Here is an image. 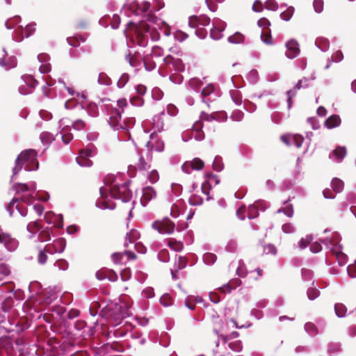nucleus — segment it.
I'll return each instance as SVG.
<instances>
[{"mask_svg": "<svg viewBox=\"0 0 356 356\" xmlns=\"http://www.w3.org/2000/svg\"><path fill=\"white\" fill-rule=\"evenodd\" d=\"M36 157L37 152L35 149H29L22 151L15 161L13 175H17L24 167L28 171L38 169L39 163Z\"/></svg>", "mask_w": 356, "mask_h": 356, "instance_id": "obj_1", "label": "nucleus"}, {"mask_svg": "<svg viewBox=\"0 0 356 356\" xmlns=\"http://www.w3.org/2000/svg\"><path fill=\"white\" fill-rule=\"evenodd\" d=\"M151 168V159L145 157L140 152H137L131 158L128 167V173L131 177H135L136 172H145Z\"/></svg>", "mask_w": 356, "mask_h": 356, "instance_id": "obj_2", "label": "nucleus"}, {"mask_svg": "<svg viewBox=\"0 0 356 356\" xmlns=\"http://www.w3.org/2000/svg\"><path fill=\"white\" fill-rule=\"evenodd\" d=\"M131 26V40L136 43L138 46L146 47L148 43V31H149V25L144 22H141L138 24L130 23Z\"/></svg>", "mask_w": 356, "mask_h": 356, "instance_id": "obj_3", "label": "nucleus"}, {"mask_svg": "<svg viewBox=\"0 0 356 356\" xmlns=\"http://www.w3.org/2000/svg\"><path fill=\"white\" fill-rule=\"evenodd\" d=\"M110 193L113 198L120 200L123 202L130 201L132 197V193L129 188V182L122 185H115L110 188Z\"/></svg>", "mask_w": 356, "mask_h": 356, "instance_id": "obj_4", "label": "nucleus"}, {"mask_svg": "<svg viewBox=\"0 0 356 356\" xmlns=\"http://www.w3.org/2000/svg\"><path fill=\"white\" fill-rule=\"evenodd\" d=\"M152 227L160 234H171L175 227V223L168 218L157 220L152 223Z\"/></svg>", "mask_w": 356, "mask_h": 356, "instance_id": "obj_5", "label": "nucleus"}, {"mask_svg": "<svg viewBox=\"0 0 356 356\" xmlns=\"http://www.w3.org/2000/svg\"><path fill=\"white\" fill-rule=\"evenodd\" d=\"M95 155V152L91 149H81L79 151V155L76 157L77 163L83 167H90L92 165V161L89 159Z\"/></svg>", "mask_w": 356, "mask_h": 356, "instance_id": "obj_6", "label": "nucleus"}, {"mask_svg": "<svg viewBox=\"0 0 356 356\" xmlns=\"http://www.w3.org/2000/svg\"><path fill=\"white\" fill-rule=\"evenodd\" d=\"M109 124L115 130H120L122 127L121 122V112L117 108H112L109 113Z\"/></svg>", "mask_w": 356, "mask_h": 356, "instance_id": "obj_7", "label": "nucleus"}, {"mask_svg": "<svg viewBox=\"0 0 356 356\" xmlns=\"http://www.w3.org/2000/svg\"><path fill=\"white\" fill-rule=\"evenodd\" d=\"M204 166V163L202 160L199 158H195L191 161L185 162L181 168L184 172L189 174L192 170H200Z\"/></svg>", "mask_w": 356, "mask_h": 356, "instance_id": "obj_8", "label": "nucleus"}, {"mask_svg": "<svg viewBox=\"0 0 356 356\" xmlns=\"http://www.w3.org/2000/svg\"><path fill=\"white\" fill-rule=\"evenodd\" d=\"M285 46L286 48V56L289 58L293 59L299 55L300 49L296 40L291 39L286 43Z\"/></svg>", "mask_w": 356, "mask_h": 356, "instance_id": "obj_9", "label": "nucleus"}, {"mask_svg": "<svg viewBox=\"0 0 356 356\" xmlns=\"http://www.w3.org/2000/svg\"><path fill=\"white\" fill-rule=\"evenodd\" d=\"M184 304L190 310L202 309L203 307L201 306L204 307V301L200 297H188L185 300Z\"/></svg>", "mask_w": 356, "mask_h": 356, "instance_id": "obj_10", "label": "nucleus"}, {"mask_svg": "<svg viewBox=\"0 0 356 356\" xmlns=\"http://www.w3.org/2000/svg\"><path fill=\"white\" fill-rule=\"evenodd\" d=\"M209 22H210V19L206 15H200L199 17L193 16V17H190V19H189V24L193 27H196L200 25L206 26V25H208L209 24Z\"/></svg>", "mask_w": 356, "mask_h": 356, "instance_id": "obj_11", "label": "nucleus"}, {"mask_svg": "<svg viewBox=\"0 0 356 356\" xmlns=\"http://www.w3.org/2000/svg\"><path fill=\"white\" fill-rule=\"evenodd\" d=\"M341 124V118L338 115H330L325 122V126L328 129L337 127Z\"/></svg>", "mask_w": 356, "mask_h": 356, "instance_id": "obj_12", "label": "nucleus"}, {"mask_svg": "<svg viewBox=\"0 0 356 356\" xmlns=\"http://www.w3.org/2000/svg\"><path fill=\"white\" fill-rule=\"evenodd\" d=\"M225 29V25L222 24L219 26H216L213 29H211L210 36L213 40H220L222 38V32Z\"/></svg>", "mask_w": 356, "mask_h": 356, "instance_id": "obj_13", "label": "nucleus"}, {"mask_svg": "<svg viewBox=\"0 0 356 356\" xmlns=\"http://www.w3.org/2000/svg\"><path fill=\"white\" fill-rule=\"evenodd\" d=\"M156 196L155 190L151 186L145 187L143 191V200L149 202Z\"/></svg>", "mask_w": 356, "mask_h": 356, "instance_id": "obj_14", "label": "nucleus"}, {"mask_svg": "<svg viewBox=\"0 0 356 356\" xmlns=\"http://www.w3.org/2000/svg\"><path fill=\"white\" fill-rule=\"evenodd\" d=\"M140 237V233L136 229H132L127 234L124 246H128V243H132L138 240Z\"/></svg>", "mask_w": 356, "mask_h": 356, "instance_id": "obj_15", "label": "nucleus"}, {"mask_svg": "<svg viewBox=\"0 0 356 356\" xmlns=\"http://www.w3.org/2000/svg\"><path fill=\"white\" fill-rule=\"evenodd\" d=\"M41 229L42 225L40 223V220H38L29 222L26 226L27 231L30 232L32 235L36 234Z\"/></svg>", "mask_w": 356, "mask_h": 356, "instance_id": "obj_16", "label": "nucleus"}, {"mask_svg": "<svg viewBox=\"0 0 356 356\" xmlns=\"http://www.w3.org/2000/svg\"><path fill=\"white\" fill-rule=\"evenodd\" d=\"M168 246L173 250L179 252L182 250L184 245L181 242L177 241L175 238H170L168 240Z\"/></svg>", "mask_w": 356, "mask_h": 356, "instance_id": "obj_17", "label": "nucleus"}, {"mask_svg": "<svg viewBox=\"0 0 356 356\" xmlns=\"http://www.w3.org/2000/svg\"><path fill=\"white\" fill-rule=\"evenodd\" d=\"M86 38L83 36H73V37H68L67 38V41L68 44L74 47H77L80 45L81 42H86Z\"/></svg>", "mask_w": 356, "mask_h": 356, "instance_id": "obj_18", "label": "nucleus"}, {"mask_svg": "<svg viewBox=\"0 0 356 356\" xmlns=\"http://www.w3.org/2000/svg\"><path fill=\"white\" fill-rule=\"evenodd\" d=\"M152 55L147 54L143 58V62L145 69L148 71L154 70L156 67L155 63L152 60Z\"/></svg>", "mask_w": 356, "mask_h": 356, "instance_id": "obj_19", "label": "nucleus"}, {"mask_svg": "<svg viewBox=\"0 0 356 356\" xmlns=\"http://www.w3.org/2000/svg\"><path fill=\"white\" fill-rule=\"evenodd\" d=\"M335 159L341 161L346 155V148L345 147L338 146L332 152Z\"/></svg>", "mask_w": 356, "mask_h": 356, "instance_id": "obj_20", "label": "nucleus"}, {"mask_svg": "<svg viewBox=\"0 0 356 356\" xmlns=\"http://www.w3.org/2000/svg\"><path fill=\"white\" fill-rule=\"evenodd\" d=\"M227 40L229 42L232 44H241L243 43L245 37L242 33L236 32L232 35H230Z\"/></svg>", "mask_w": 356, "mask_h": 356, "instance_id": "obj_21", "label": "nucleus"}, {"mask_svg": "<svg viewBox=\"0 0 356 356\" xmlns=\"http://www.w3.org/2000/svg\"><path fill=\"white\" fill-rule=\"evenodd\" d=\"M125 58L132 67H137L140 64V60L136 54H131L129 53L126 55Z\"/></svg>", "mask_w": 356, "mask_h": 356, "instance_id": "obj_22", "label": "nucleus"}, {"mask_svg": "<svg viewBox=\"0 0 356 356\" xmlns=\"http://www.w3.org/2000/svg\"><path fill=\"white\" fill-rule=\"evenodd\" d=\"M261 39L267 45H272L273 44L270 30L263 31L261 33Z\"/></svg>", "mask_w": 356, "mask_h": 356, "instance_id": "obj_23", "label": "nucleus"}, {"mask_svg": "<svg viewBox=\"0 0 356 356\" xmlns=\"http://www.w3.org/2000/svg\"><path fill=\"white\" fill-rule=\"evenodd\" d=\"M301 83H302V81L300 80L298 82V83L296 85V86L294 87V90H290L287 91V96H288L287 102H288L289 106H291V104H292V97L296 95V90H299L302 88Z\"/></svg>", "mask_w": 356, "mask_h": 356, "instance_id": "obj_24", "label": "nucleus"}, {"mask_svg": "<svg viewBox=\"0 0 356 356\" xmlns=\"http://www.w3.org/2000/svg\"><path fill=\"white\" fill-rule=\"evenodd\" d=\"M332 187L336 193H339L343 190V182L338 178H334L332 181Z\"/></svg>", "mask_w": 356, "mask_h": 356, "instance_id": "obj_25", "label": "nucleus"}, {"mask_svg": "<svg viewBox=\"0 0 356 356\" xmlns=\"http://www.w3.org/2000/svg\"><path fill=\"white\" fill-rule=\"evenodd\" d=\"M40 140L44 144H49L54 140V137L52 134L43 131L40 134Z\"/></svg>", "mask_w": 356, "mask_h": 356, "instance_id": "obj_26", "label": "nucleus"}, {"mask_svg": "<svg viewBox=\"0 0 356 356\" xmlns=\"http://www.w3.org/2000/svg\"><path fill=\"white\" fill-rule=\"evenodd\" d=\"M38 238L42 242L49 241L51 238L50 229L46 228L42 230L38 234Z\"/></svg>", "mask_w": 356, "mask_h": 356, "instance_id": "obj_27", "label": "nucleus"}, {"mask_svg": "<svg viewBox=\"0 0 356 356\" xmlns=\"http://www.w3.org/2000/svg\"><path fill=\"white\" fill-rule=\"evenodd\" d=\"M122 124V130L128 131L130 128H131L135 124V118H126Z\"/></svg>", "mask_w": 356, "mask_h": 356, "instance_id": "obj_28", "label": "nucleus"}, {"mask_svg": "<svg viewBox=\"0 0 356 356\" xmlns=\"http://www.w3.org/2000/svg\"><path fill=\"white\" fill-rule=\"evenodd\" d=\"M217 340L216 341V348L212 350L213 356H226L225 353L219 348V339L218 332H216Z\"/></svg>", "mask_w": 356, "mask_h": 356, "instance_id": "obj_29", "label": "nucleus"}, {"mask_svg": "<svg viewBox=\"0 0 356 356\" xmlns=\"http://www.w3.org/2000/svg\"><path fill=\"white\" fill-rule=\"evenodd\" d=\"M216 259L217 257L216 254L210 252L206 253L203 256V260L204 263L208 265H211L214 264L215 261H216Z\"/></svg>", "mask_w": 356, "mask_h": 356, "instance_id": "obj_30", "label": "nucleus"}, {"mask_svg": "<svg viewBox=\"0 0 356 356\" xmlns=\"http://www.w3.org/2000/svg\"><path fill=\"white\" fill-rule=\"evenodd\" d=\"M212 182H214L215 184H218L219 182V180L218 179V177L215 175H211L209 177V180H208V182L207 183H204L202 184V192L205 194H208V191L206 190V188L207 186V185H211Z\"/></svg>", "mask_w": 356, "mask_h": 356, "instance_id": "obj_31", "label": "nucleus"}, {"mask_svg": "<svg viewBox=\"0 0 356 356\" xmlns=\"http://www.w3.org/2000/svg\"><path fill=\"white\" fill-rule=\"evenodd\" d=\"M293 13L294 8L293 7H289L281 13L280 17L283 20L289 21L293 16Z\"/></svg>", "mask_w": 356, "mask_h": 356, "instance_id": "obj_32", "label": "nucleus"}, {"mask_svg": "<svg viewBox=\"0 0 356 356\" xmlns=\"http://www.w3.org/2000/svg\"><path fill=\"white\" fill-rule=\"evenodd\" d=\"M14 304V300L12 298H7L2 302L3 312H8L10 310Z\"/></svg>", "mask_w": 356, "mask_h": 356, "instance_id": "obj_33", "label": "nucleus"}, {"mask_svg": "<svg viewBox=\"0 0 356 356\" xmlns=\"http://www.w3.org/2000/svg\"><path fill=\"white\" fill-rule=\"evenodd\" d=\"M232 321L237 328L248 327L251 325V323L248 321H240L238 318L232 319Z\"/></svg>", "mask_w": 356, "mask_h": 356, "instance_id": "obj_34", "label": "nucleus"}, {"mask_svg": "<svg viewBox=\"0 0 356 356\" xmlns=\"http://www.w3.org/2000/svg\"><path fill=\"white\" fill-rule=\"evenodd\" d=\"M6 56V54H3V58H0V65L3 67H6V68H12L16 66V60L13 59L11 61H6L4 57Z\"/></svg>", "mask_w": 356, "mask_h": 356, "instance_id": "obj_35", "label": "nucleus"}, {"mask_svg": "<svg viewBox=\"0 0 356 356\" xmlns=\"http://www.w3.org/2000/svg\"><path fill=\"white\" fill-rule=\"evenodd\" d=\"M150 3L147 1H143L137 4V12L145 13L149 10Z\"/></svg>", "mask_w": 356, "mask_h": 356, "instance_id": "obj_36", "label": "nucleus"}, {"mask_svg": "<svg viewBox=\"0 0 356 356\" xmlns=\"http://www.w3.org/2000/svg\"><path fill=\"white\" fill-rule=\"evenodd\" d=\"M257 24L259 27L263 29V31L270 30L269 26H270V22L265 17L259 19L257 22Z\"/></svg>", "mask_w": 356, "mask_h": 356, "instance_id": "obj_37", "label": "nucleus"}, {"mask_svg": "<svg viewBox=\"0 0 356 356\" xmlns=\"http://www.w3.org/2000/svg\"><path fill=\"white\" fill-rule=\"evenodd\" d=\"M259 215L258 209L254 205H250L248 209V217L250 219H253Z\"/></svg>", "mask_w": 356, "mask_h": 356, "instance_id": "obj_38", "label": "nucleus"}, {"mask_svg": "<svg viewBox=\"0 0 356 356\" xmlns=\"http://www.w3.org/2000/svg\"><path fill=\"white\" fill-rule=\"evenodd\" d=\"M278 213L283 212L288 217L291 218L293 215V207L292 204H289L286 207L280 209Z\"/></svg>", "mask_w": 356, "mask_h": 356, "instance_id": "obj_39", "label": "nucleus"}, {"mask_svg": "<svg viewBox=\"0 0 356 356\" xmlns=\"http://www.w3.org/2000/svg\"><path fill=\"white\" fill-rule=\"evenodd\" d=\"M129 76L128 74H127V73L122 74L117 83L118 88H123L127 84V83L129 81Z\"/></svg>", "mask_w": 356, "mask_h": 356, "instance_id": "obj_40", "label": "nucleus"}, {"mask_svg": "<svg viewBox=\"0 0 356 356\" xmlns=\"http://www.w3.org/2000/svg\"><path fill=\"white\" fill-rule=\"evenodd\" d=\"M187 259L185 257L179 256L178 259V264L177 265L176 270H180L184 268H186L187 265Z\"/></svg>", "mask_w": 356, "mask_h": 356, "instance_id": "obj_41", "label": "nucleus"}, {"mask_svg": "<svg viewBox=\"0 0 356 356\" xmlns=\"http://www.w3.org/2000/svg\"><path fill=\"white\" fill-rule=\"evenodd\" d=\"M148 34L149 35L151 39L153 41H157L160 39V33L158 32L156 28H150L149 31H148Z\"/></svg>", "mask_w": 356, "mask_h": 356, "instance_id": "obj_42", "label": "nucleus"}, {"mask_svg": "<svg viewBox=\"0 0 356 356\" xmlns=\"http://www.w3.org/2000/svg\"><path fill=\"white\" fill-rule=\"evenodd\" d=\"M214 91V86L213 84H209L204 87L202 90V95L203 97H206L210 95Z\"/></svg>", "mask_w": 356, "mask_h": 356, "instance_id": "obj_43", "label": "nucleus"}, {"mask_svg": "<svg viewBox=\"0 0 356 356\" xmlns=\"http://www.w3.org/2000/svg\"><path fill=\"white\" fill-rule=\"evenodd\" d=\"M160 302L164 307H168L172 304V300L168 295H163L160 298Z\"/></svg>", "mask_w": 356, "mask_h": 356, "instance_id": "obj_44", "label": "nucleus"}, {"mask_svg": "<svg viewBox=\"0 0 356 356\" xmlns=\"http://www.w3.org/2000/svg\"><path fill=\"white\" fill-rule=\"evenodd\" d=\"M158 257L159 260L163 262L168 261L170 257L168 251L165 249L161 250L158 254Z\"/></svg>", "mask_w": 356, "mask_h": 356, "instance_id": "obj_45", "label": "nucleus"}, {"mask_svg": "<svg viewBox=\"0 0 356 356\" xmlns=\"http://www.w3.org/2000/svg\"><path fill=\"white\" fill-rule=\"evenodd\" d=\"M120 276L122 281H128L131 277L130 268H127L122 270L120 273Z\"/></svg>", "mask_w": 356, "mask_h": 356, "instance_id": "obj_46", "label": "nucleus"}, {"mask_svg": "<svg viewBox=\"0 0 356 356\" xmlns=\"http://www.w3.org/2000/svg\"><path fill=\"white\" fill-rule=\"evenodd\" d=\"M124 254H125L124 252L123 253L116 252V253L113 254L112 259H113V262L116 264H122Z\"/></svg>", "mask_w": 356, "mask_h": 356, "instance_id": "obj_47", "label": "nucleus"}, {"mask_svg": "<svg viewBox=\"0 0 356 356\" xmlns=\"http://www.w3.org/2000/svg\"><path fill=\"white\" fill-rule=\"evenodd\" d=\"M188 201L191 205H200L203 202L202 197L195 195L190 197Z\"/></svg>", "mask_w": 356, "mask_h": 356, "instance_id": "obj_48", "label": "nucleus"}, {"mask_svg": "<svg viewBox=\"0 0 356 356\" xmlns=\"http://www.w3.org/2000/svg\"><path fill=\"white\" fill-rule=\"evenodd\" d=\"M150 55H152V56L161 57L163 55V50L158 46H154L152 49Z\"/></svg>", "mask_w": 356, "mask_h": 356, "instance_id": "obj_49", "label": "nucleus"}, {"mask_svg": "<svg viewBox=\"0 0 356 356\" xmlns=\"http://www.w3.org/2000/svg\"><path fill=\"white\" fill-rule=\"evenodd\" d=\"M148 179L151 183H156L159 179L158 172L156 170H152L148 176Z\"/></svg>", "mask_w": 356, "mask_h": 356, "instance_id": "obj_50", "label": "nucleus"}, {"mask_svg": "<svg viewBox=\"0 0 356 356\" xmlns=\"http://www.w3.org/2000/svg\"><path fill=\"white\" fill-rule=\"evenodd\" d=\"M323 0H314V8L316 12L321 13L323 10Z\"/></svg>", "mask_w": 356, "mask_h": 356, "instance_id": "obj_51", "label": "nucleus"}, {"mask_svg": "<svg viewBox=\"0 0 356 356\" xmlns=\"http://www.w3.org/2000/svg\"><path fill=\"white\" fill-rule=\"evenodd\" d=\"M343 55L340 50L335 51L332 55V60L335 63L341 61L343 60Z\"/></svg>", "mask_w": 356, "mask_h": 356, "instance_id": "obj_52", "label": "nucleus"}, {"mask_svg": "<svg viewBox=\"0 0 356 356\" xmlns=\"http://www.w3.org/2000/svg\"><path fill=\"white\" fill-rule=\"evenodd\" d=\"M264 252L266 254H275L277 253L276 248L272 244H268L264 246Z\"/></svg>", "mask_w": 356, "mask_h": 356, "instance_id": "obj_53", "label": "nucleus"}, {"mask_svg": "<svg viewBox=\"0 0 356 356\" xmlns=\"http://www.w3.org/2000/svg\"><path fill=\"white\" fill-rule=\"evenodd\" d=\"M172 65L177 71H183L184 69V63L179 58H175Z\"/></svg>", "mask_w": 356, "mask_h": 356, "instance_id": "obj_54", "label": "nucleus"}, {"mask_svg": "<svg viewBox=\"0 0 356 356\" xmlns=\"http://www.w3.org/2000/svg\"><path fill=\"white\" fill-rule=\"evenodd\" d=\"M120 24V18L119 15H114L113 16L111 22V27L114 29H116L119 27Z\"/></svg>", "mask_w": 356, "mask_h": 356, "instance_id": "obj_55", "label": "nucleus"}, {"mask_svg": "<svg viewBox=\"0 0 356 356\" xmlns=\"http://www.w3.org/2000/svg\"><path fill=\"white\" fill-rule=\"evenodd\" d=\"M85 127V122L82 120H77L72 124V127L76 130H81Z\"/></svg>", "mask_w": 356, "mask_h": 356, "instance_id": "obj_56", "label": "nucleus"}, {"mask_svg": "<svg viewBox=\"0 0 356 356\" xmlns=\"http://www.w3.org/2000/svg\"><path fill=\"white\" fill-rule=\"evenodd\" d=\"M60 134H62V140L65 144H68L73 138V136L71 133L64 134L62 131Z\"/></svg>", "mask_w": 356, "mask_h": 356, "instance_id": "obj_57", "label": "nucleus"}, {"mask_svg": "<svg viewBox=\"0 0 356 356\" xmlns=\"http://www.w3.org/2000/svg\"><path fill=\"white\" fill-rule=\"evenodd\" d=\"M322 250V246L320 243L315 242L310 245V250L314 253H318Z\"/></svg>", "mask_w": 356, "mask_h": 356, "instance_id": "obj_58", "label": "nucleus"}, {"mask_svg": "<svg viewBox=\"0 0 356 356\" xmlns=\"http://www.w3.org/2000/svg\"><path fill=\"white\" fill-rule=\"evenodd\" d=\"M152 148L157 152H162L164 149V143L163 141H156L152 145Z\"/></svg>", "mask_w": 356, "mask_h": 356, "instance_id": "obj_59", "label": "nucleus"}, {"mask_svg": "<svg viewBox=\"0 0 356 356\" xmlns=\"http://www.w3.org/2000/svg\"><path fill=\"white\" fill-rule=\"evenodd\" d=\"M252 10L254 12H261L263 10L262 3L259 0L255 1L252 5Z\"/></svg>", "mask_w": 356, "mask_h": 356, "instance_id": "obj_60", "label": "nucleus"}, {"mask_svg": "<svg viewBox=\"0 0 356 356\" xmlns=\"http://www.w3.org/2000/svg\"><path fill=\"white\" fill-rule=\"evenodd\" d=\"M38 262L41 264H44L46 263L47 260V255L46 254V253L44 252V251H40L38 254Z\"/></svg>", "mask_w": 356, "mask_h": 356, "instance_id": "obj_61", "label": "nucleus"}, {"mask_svg": "<svg viewBox=\"0 0 356 356\" xmlns=\"http://www.w3.org/2000/svg\"><path fill=\"white\" fill-rule=\"evenodd\" d=\"M245 207L241 206V207H239L237 209L236 214L239 219L244 220L245 219Z\"/></svg>", "mask_w": 356, "mask_h": 356, "instance_id": "obj_62", "label": "nucleus"}, {"mask_svg": "<svg viewBox=\"0 0 356 356\" xmlns=\"http://www.w3.org/2000/svg\"><path fill=\"white\" fill-rule=\"evenodd\" d=\"M311 238L307 236L305 238H302L299 242V248L300 249L305 248L310 243Z\"/></svg>", "mask_w": 356, "mask_h": 356, "instance_id": "obj_63", "label": "nucleus"}, {"mask_svg": "<svg viewBox=\"0 0 356 356\" xmlns=\"http://www.w3.org/2000/svg\"><path fill=\"white\" fill-rule=\"evenodd\" d=\"M347 270L350 277L353 278L356 277V266H348Z\"/></svg>", "mask_w": 356, "mask_h": 356, "instance_id": "obj_64", "label": "nucleus"}]
</instances>
